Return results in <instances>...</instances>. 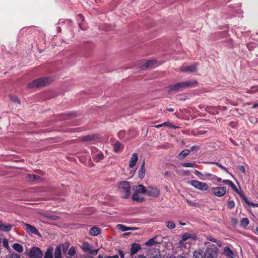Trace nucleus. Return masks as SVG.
I'll return each instance as SVG.
<instances>
[{"label": "nucleus", "mask_w": 258, "mask_h": 258, "mask_svg": "<svg viewBox=\"0 0 258 258\" xmlns=\"http://www.w3.org/2000/svg\"><path fill=\"white\" fill-rule=\"evenodd\" d=\"M121 147V144L119 141H116L113 145V150L115 153L118 152Z\"/></svg>", "instance_id": "nucleus-34"}, {"label": "nucleus", "mask_w": 258, "mask_h": 258, "mask_svg": "<svg viewBox=\"0 0 258 258\" xmlns=\"http://www.w3.org/2000/svg\"><path fill=\"white\" fill-rule=\"evenodd\" d=\"M104 155L102 152L99 153L95 157H93V159L96 162H99L100 161L104 159Z\"/></svg>", "instance_id": "nucleus-32"}, {"label": "nucleus", "mask_w": 258, "mask_h": 258, "mask_svg": "<svg viewBox=\"0 0 258 258\" xmlns=\"http://www.w3.org/2000/svg\"><path fill=\"white\" fill-rule=\"evenodd\" d=\"M12 225L8 224L5 225L3 223H0V230L8 232L12 229Z\"/></svg>", "instance_id": "nucleus-25"}, {"label": "nucleus", "mask_w": 258, "mask_h": 258, "mask_svg": "<svg viewBox=\"0 0 258 258\" xmlns=\"http://www.w3.org/2000/svg\"><path fill=\"white\" fill-rule=\"evenodd\" d=\"M44 258H53V250L51 248H48L45 252Z\"/></svg>", "instance_id": "nucleus-30"}, {"label": "nucleus", "mask_w": 258, "mask_h": 258, "mask_svg": "<svg viewBox=\"0 0 258 258\" xmlns=\"http://www.w3.org/2000/svg\"><path fill=\"white\" fill-rule=\"evenodd\" d=\"M24 225L25 226V229L28 232L32 234H35L38 236L40 235V233L34 226L27 223H25Z\"/></svg>", "instance_id": "nucleus-14"}, {"label": "nucleus", "mask_w": 258, "mask_h": 258, "mask_svg": "<svg viewBox=\"0 0 258 258\" xmlns=\"http://www.w3.org/2000/svg\"><path fill=\"white\" fill-rule=\"evenodd\" d=\"M189 153H190V150H184L180 153L179 156H182V158H183L184 157H186L188 155H189Z\"/></svg>", "instance_id": "nucleus-41"}, {"label": "nucleus", "mask_w": 258, "mask_h": 258, "mask_svg": "<svg viewBox=\"0 0 258 258\" xmlns=\"http://www.w3.org/2000/svg\"><path fill=\"white\" fill-rule=\"evenodd\" d=\"M152 251H154L155 252V255L151 254V258H161L160 252L158 249H152Z\"/></svg>", "instance_id": "nucleus-33"}, {"label": "nucleus", "mask_w": 258, "mask_h": 258, "mask_svg": "<svg viewBox=\"0 0 258 258\" xmlns=\"http://www.w3.org/2000/svg\"><path fill=\"white\" fill-rule=\"evenodd\" d=\"M197 69V63H194L188 66H182L180 69V71L183 72H196Z\"/></svg>", "instance_id": "nucleus-13"}, {"label": "nucleus", "mask_w": 258, "mask_h": 258, "mask_svg": "<svg viewBox=\"0 0 258 258\" xmlns=\"http://www.w3.org/2000/svg\"><path fill=\"white\" fill-rule=\"evenodd\" d=\"M101 233V229L97 227H93L90 230V234L92 236H97Z\"/></svg>", "instance_id": "nucleus-21"}, {"label": "nucleus", "mask_w": 258, "mask_h": 258, "mask_svg": "<svg viewBox=\"0 0 258 258\" xmlns=\"http://www.w3.org/2000/svg\"><path fill=\"white\" fill-rule=\"evenodd\" d=\"M2 243H3V246L5 248H8L9 247L8 241V240L6 238H4V239H3Z\"/></svg>", "instance_id": "nucleus-46"}, {"label": "nucleus", "mask_w": 258, "mask_h": 258, "mask_svg": "<svg viewBox=\"0 0 258 258\" xmlns=\"http://www.w3.org/2000/svg\"><path fill=\"white\" fill-rule=\"evenodd\" d=\"M28 255L30 258H41L43 256V252L39 248L33 247L30 249Z\"/></svg>", "instance_id": "nucleus-7"}, {"label": "nucleus", "mask_w": 258, "mask_h": 258, "mask_svg": "<svg viewBox=\"0 0 258 258\" xmlns=\"http://www.w3.org/2000/svg\"><path fill=\"white\" fill-rule=\"evenodd\" d=\"M157 236H156L152 238L149 239L148 241L145 243L144 245L147 246H152L156 244H159L160 243L159 241L156 240Z\"/></svg>", "instance_id": "nucleus-17"}, {"label": "nucleus", "mask_w": 258, "mask_h": 258, "mask_svg": "<svg viewBox=\"0 0 258 258\" xmlns=\"http://www.w3.org/2000/svg\"><path fill=\"white\" fill-rule=\"evenodd\" d=\"M133 189L134 192L146 194L147 191V189L142 184L134 186Z\"/></svg>", "instance_id": "nucleus-15"}, {"label": "nucleus", "mask_w": 258, "mask_h": 258, "mask_svg": "<svg viewBox=\"0 0 258 258\" xmlns=\"http://www.w3.org/2000/svg\"><path fill=\"white\" fill-rule=\"evenodd\" d=\"M134 258H147L144 254H138L137 256Z\"/></svg>", "instance_id": "nucleus-58"}, {"label": "nucleus", "mask_w": 258, "mask_h": 258, "mask_svg": "<svg viewBox=\"0 0 258 258\" xmlns=\"http://www.w3.org/2000/svg\"><path fill=\"white\" fill-rule=\"evenodd\" d=\"M28 181H38L40 179V177L35 174H28L26 178Z\"/></svg>", "instance_id": "nucleus-23"}, {"label": "nucleus", "mask_w": 258, "mask_h": 258, "mask_svg": "<svg viewBox=\"0 0 258 258\" xmlns=\"http://www.w3.org/2000/svg\"><path fill=\"white\" fill-rule=\"evenodd\" d=\"M193 258H205L204 251L202 249H198L194 252Z\"/></svg>", "instance_id": "nucleus-20"}, {"label": "nucleus", "mask_w": 258, "mask_h": 258, "mask_svg": "<svg viewBox=\"0 0 258 258\" xmlns=\"http://www.w3.org/2000/svg\"><path fill=\"white\" fill-rule=\"evenodd\" d=\"M69 247V244L67 243H64L62 245V249L63 252H65L67 250Z\"/></svg>", "instance_id": "nucleus-49"}, {"label": "nucleus", "mask_w": 258, "mask_h": 258, "mask_svg": "<svg viewBox=\"0 0 258 258\" xmlns=\"http://www.w3.org/2000/svg\"><path fill=\"white\" fill-rule=\"evenodd\" d=\"M157 62L156 60H149L146 61L145 65L141 67L142 70H144L147 68H151Z\"/></svg>", "instance_id": "nucleus-19"}, {"label": "nucleus", "mask_w": 258, "mask_h": 258, "mask_svg": "<svg viewBox=\"0 0 258 258\" xmlns=\"http://www.w3.org/2000/svg\"><path fill=\"white\" fill-rule=\"evenodd\" d=\"M237 222L238 221L236 218H232L231 219V222L234 226L236 225L237 224Z\"/></svg>", "instance_id": "nucleus-50"}, {"label": "nucleus", "mask_w": 258, "mask_h": 258, "mask_svg": "<svg viewBox=\"0 0 258 258\" xmlns=\"http://www.w3.org/2000/svg\"><path fill=\"white\" fill-rule=\"evenodd\" d=\"M239 195L240 196V197L244 201V202L249 205V204L251 203L250 202L248 201L246 196L243 194L242 192L238 191L237 192Z\"/></svg>", "instance_id": "nucleus-40"}, {"label": "nucleus", "mask_w": 258, "mask_h": 258, "mask_svg": "<svg viewBox=\"0 0 258 258\" xmlns=\"http://www.w3.org/2000/svg\"><path fill=\"white\" fill-rule=\"evenodd\" d=\"M132 199L138 202H142L143 201L144 198L141 197L139 195V193L134 192V194L132 196Z\"/></svg>", "instance_id": "nucleus-28"}, {"label": "nucleus", "mask_w": 258, "mask_h": 258, "mask_svg": "<svg viewBox=\"0 0 258 258\" xmlns=\"http://www.w3.org/2000/svg\"><path fill=\"white\" fill-rule=\"evenodd\" d=\"M163 126H168V127H170V126L171 125V123H170L168 121H166V122H164L163 123Z\"/></svg>", "instance_id": "nucleus-53"}, {"label": "nucleus", "mask_w": 258, "mask_h": 258, "mask_svg": "<svg viewBox=\"0 0 258 258\" xmlns=\"http://www.w3.org/2000/svg\"><path fill=\"white\" fill-rule=\"evenodd\" d=\"M224 251L226 256L229 258L233 257V255L234 254L233 252L230 249L229 246H225L224 248Z\"/></svg>", "instance_id": "nucleus-24"}, {"label": "nucleus", "mask_w": 258, "mask_h": 258, "mask_svg": "<svg viewBox=\"0 0 258 258\" xmlns=\"http://www.w3.org/2000/svg\"><path fill=\"white\" fill-rule=\"evenodd\" d=\"M206 133V131H199L197 133V135H204Z\"/></svg>", "instance_id": "nucleus-56"}, {"label": "nucleus", "mask_w": 258, "mask_h": 258, "mask_svg": "<svg viewBox=\"0 0 258 258\" xmlns=\"http://www.w3.org/2000/svg\"><path fill=\"white\" fill-rule=\"evenodd\" d=\"M181 165L183 167H193V168L196 167L197 166V165L196 163V162H191V163H189V162H184V163H182Z\"/></svg>", "instance_id": "nucleus-31"}, {"label": "nucleus", "mask_w": 258, "mask_h": 258, "mask_svg": "<svg viewBox=\"0 0 258 258\" xmlns=\"http://www.w3.org/2000/svg\"><path fill=\"white\" fill-rule=\"evenodd\" d=\"M188 239L196 240L197 239V236H196V234H190L188 233H184L182 235V236L181 237V239L179 240V241L177 243V245H178V247L182 249L183 248H186L187 244H188V245H189L190 244L188 243V242H186V241Z\"/></svg>", "instance_id": "nucleus-3"}, {"label": "nucleus", "mask_w": 258, "mask_h": 258, "mask_svg": "<svg viewBox=\"0 0 258 258\" xmlns=\"http://www.w3.org/2000/svg\"><path fill=\"white\" fill-rule=\"evenodd\" d=\"M186 202L191 206H195L197 205L196 203H194V202H192L191 201L188 200H186Z\"/></svg>", "instance_id": "nucleus-52"}, {"label": "nucleus", "mask_w": 258, "mask_h": 258, "mask_svg": "<svg viewBox=\"0 0 258 258\" xmlns=\"http://www.w3.org/2000/svg\"><path fill=\"white\" fill-rule=\"evenodd\" d=\"M117 227L119 230L122 232L126 231L128 230H135L138 229V228L136 227H127L122 224H118Z\"/></svg>", "instance_id": "nucleus-18"}, {"label": "nucleus", "mask_w": 258, "mask_h": 258, "mask_svg": "<svg viewBox=\"0 0 258 258\" xmlns=\"http://www.w3.org/2000/svg\"><path fill=\"white\" fill-rule=\"evenodd\" d=\"M211 191L215 196L220 197L225 194L226 188L225 187H212Z\"/></svg>", "instance_id": "nucleus-9"}, {"label": "nucleus", "mask_w": 258, "mask_h": 258, "mask_svg": "<svg viewBox=\"0 0 258 258\" xmlns=\"http://www.w3.org/2000/svg\"><path fill=\"white\" fill-rule=\"evenodd\" d=\"M82 249L85 252H88L94 255H96L98 251V249H93L92 246L88 242H83L82 245Z\"/></svg>", "instance_id": "nucleus-8"}, {"label": "nucleus", "mask_w": 258, "mask_h": 258, "mask_svg": "<svg viewBox=\"0 0 258 258\" xmlns=\"http://www.w3.org/2000/svg\"><path fill=\"white\" fill-rule=\"evenodd\" d=\"M50 78L48 77L41 78L36 79L28 84V87L31 88L44 86L50 82Z\"/></svg>", "instance_id": "nucleus-4"}, {"label": "nucleus", "mask_w": 258, "mask_h": 258, "mask_svg": "<svg viewBox=\"0 0 258 258\" xmlns=\"http://www.w3.org/2000/svg\"><path fill=\"white\" fill-rule=\"evenodd\" d=\"M258 91V87L257 86H252L250 89L246 91L247 93L253 94Z\"/></svg>", "instance_id": "nucleus-35"}, {"label": "nucleus", "mask_w": 258, "mask_h": 258, "mask_svg": "<svg viewBox=\"0 0 258 258\" xmlns=\"http://www.w3.org/2000/svg\"><path fill=\"white\" fill-rule=\"evenodd\" d=\"M231 180H228V179H225V180H224L223 181V182L225 184H228L229 185V184H230V183L231 182Z\"/></svg>", "instance_id": "nucleus-59"}, {"label": "nucleus", "mask_w": 258, "mask_h": 258, "mask_svg": "<svg viewBox=\"0 0 258 258\" xmlns=\"http://www.w3.org/2000/svg\"><path fill=\"white\" fill-rule=\"evenodd\" d=\"M189 183L191 185L200 190H207L209 187L207 183L196 180L190 181Z\"/></svg>", "instance_id": "nucleus-6"}, {"label": "nucleus", "mask_w": 258, "mask_h": 258, "mask_svg": "<svg viewBox=\"0 0 258 258\" xmlns=\"http://www.w3.org/2000/svg\"><path fill=\"white\" fill-rule=\"evenodd\" d=\"M54 257V258H62L61 248L60 246H57L55 248Z\"/></svg>", "instance_id": "nucleus-27"}, {"label": "nucleus", "mask_w": 258, "mask_h": 258, "mask_svg": "<svg viewBox=\"0 0 258 258\" xmlns=\"http://www.w3.org/2000/svg\"><path fill=\"white\" fill-rule=\"evenodd\" d=\"M106 258H118V256L117 255L113 256H107Z\"/></svg>", "instance_id": "nucleus-64"}, {"label": "nucleus", "mask_w": 258, "mask_h": 258, "mask_svg": "<svg viewBox=\"0 0 258 258\" xmlns=\"http://www.w3.org/2000/svg\"><path fill=\"white\" fill-rule=\"evenodd\" d=\"M229 185L237 193L239 191L235 185L231 181Z\"/></svg>", "instance_id": "nucleus-47"}, {"label": "nucleus", "mask_w": 258, "mask_h": 258, "mask_svg": "<svg viewBox=\"0 0 258 258\" xmlns=\"http://www.w3.org/2000/svg\"><path fill=\"white\" fill-rule=\"evenodd\" d=\"M212 163L216 165L218 167H219L221 169L224 170L226 171H227V168L226 167H224L222 165L220 164L219 162H214Z\"/></svg>", "instance_id": "nucleus-45"}, {"label": "nucleus", "mask_w": 258, "mask_h": 258, "mask_svg": "<svg viewBox=\"0 0 258 258\" xmlns=\"http://www.w3.org/2000/svg\"><path fill=\"white\" fill-rule=\"evenodd\" d=\"M171 175L170 172L169 171H167L164 173V176L166 177L170 176Z\"/></svg>", "instance_id": "nucleus-61"}, {"label": "nucleus", "mask_w": 258, "mask_h": 258, "mask_svg": "<svg viewBox=\"0 0 258 258\" xmlns=\"http://www.w3.org/2000/svg\"><path fill=\"white\" fill-rule=\"evenodd\" d=\"M166 226L170 229H173L175 228V223L173 221H167L165 222Z\"/></svg>", "instance_id": "nucleus-29"}, {"label": "nucleus", "mask_w": 258, "mask_h": 258, "mask_svg": "<svg viewBox=\"0 0 258 258\" xmlns=\"http://www.w3.org/2000/svg\"><path fill=\"white\" fill-rule=\"evenodd\" d=\"M239 170L243 173L245 172V167L243 165H241L239 167Z\"/></svg>", "instance_id": "nucleus-54"}, {"label": "nucleus", "mask_w": 258, "mask_h": 258, "mask_svg": "<svg viewBox=\"0 0 258 258\" xmlns=\"http://www.w3.org/2000/svg\"><path fill=\"white\" fill-rule=\"evenodd\" d=\"M46 218L52 220H57L59 219V217L58 216L55 215H46L45 216Z\"/></svg>", "instance_id": "nucleus-43"}, {"label": "nucleus", "mask_w": 258, "mask_h": 258, "mask_svg": "<svg viewBox=\"0 0 258 258\" xmlns=\"http://www.w3.org/2000/svg\"><path fill=\"white\" fill-rule=\"evenodd\" d=\"M198 84L196 80H190L185 82L178 83L168 87V92L181 91L187 88H191Z\"/></svg>", "instance_id": "nucleus-1"}, {"label": "nucleus", "mask_w": 258, "mask_h": 258, "mask_svg": "<svg viewBox=\"0 0 258 258\" xmlns=\"http://www.w3.org/2000/svg\"><path fill=\"white\" fill-rule=\"evenodd\" d=\"M7 258H20V257L18 254L12 253Z\"/></svg>", "instance_id": "nucleus-48"}, {"label": "nucleus", "mask_w": 258, "mask_h": 258, "mask_svg": "<svg viewBox=\"0 0 258 258\" xmlns=\"http://www.w3.org/2000/svg\"><path fill=\"white\" fill-rule=\"evenodd\" d=\"M76 254V248L74 246H72L68 250V254L73 256H74Z\"/></svg>", "instance_id": "nucleus-39"}, {"label": "nucleus", "mask_w": 258, "mask_h": 258, "mask_svg": "<svg viewBox=\"0 0 258 258\" xmlns=\"http://www.w3.org/2000/svg\"><path fill=\"white\" fill-rule=\"evenodd\" d=\"M207 239L209 241H211L214 243H216L219 246H221V242H218L215 238H214L211 236H209V237H207Z\"/></svg>", "instance_id": "nucleus-42"}, {"label": "nucleus", "mask_w": 258, "mask_h": 258, "mask_svg": "<svg viewBox=\"0 0 258 258\" xmlns=\"http://www.w3.org/2000/svg\"><path fill=\"white\" fill-rule=\"evenodd\" d=\"M13 248L19 252H22L23 251L22 245L17 243H15L13 245Z\"/></svg>", "instance_id": "nucleus-26"}, {"label": "nucleus", "mask_w": 258, "mask_h": 258, "mask_svg": "<svg viewBox=\"0 0 258 258\" xmlns=\"http://www.w3.org/2000/svg\"><path fill=\"white\" fill-rule=\"evenodd\" d=\"M205 258H216L217 255V248L214 245L207 246L205 252H204Z\"/></svg>", "instance_id": "nucleus-5"}, {"label": "nucleus", "mask_w": 258, "mask_h": 258, "mask_svg": "<svg viewBox=\"0 0 258 258\" xmlns=\"http://www.w3.org/2000/svg\"><path fill=\"white\" fill-rule=\"evenodd\" d=\"M147 195L154 197H157L160 194V191L157 187L149 186L147 189Z\"/></svg>", "instance_id": "nucleus-10"}, {"label": "nucleus", "mask_w": 258, "mask_h": 258, "mask_svg": "<svg viewBox=\"0 0 258 258\" xmlns=\"http://www.w3.org/2000/svg\"><path fill=\"white\" fill-rule=\"evenodd\" d=\"M249 206H252L253 207H258V204H255V203H250L249 204Z\"/></svg>", "instance_id": "nucleus-60"}, {"label": "nucleus", "mask_w": 258, "mask_h": 258, "mask_svg": "<svg viewBox=\"0 0 258 258\" xmlns=\"http://www.w3.org/2000/svg\"><path fill=\"white\" fill-rule=\"evenodd\" d=\"M199 147L198 146H192V147H191L190 150H191V151H194L195 149H199Z\"/></svg>", "instance_id": "nucleus-62"}, {"label": "nucleus", "mask_w": 258, "mask_h": 258, "mask_svg": "<svg viewBox=\"0 0 258 258\" xmlns=\"http://www.w3.org/2000/svg\"><path fill=\"white\" fill-rule=\"evenodd\" d=\"M77 18H78V21H81V22H83V21H84V17L83 16V15H81V14H78V15H77ZM79 25L80 28L81 29H82V30H85V28H84L82 27V24H81V23H80V22H79Z\"/></svg>", "instance_id": "nucleus-37"}, {"label": "nucleus", "mask_w": 258, "mask_h": 258, "mask_svg": "<svg viewBox=\"0 0 258 258\" xmlns=\"http://www.w3.org/2000/svg\"><path fill=\"white\" fill-rule=\"evenodd\" d=\"M118 189L121 197L123 199L128 198L131 194V185L127 181H123L118 183Z\"/></svg>", "instance_id": "nucleus-2"}, {"label": "nucleus", "mask_w": 258, "mask_h": 258, "mask_svg": "<svg viewBox=\"0 0 258 258\" xmlns=\"http://www.w3.org/2000/svg\"><path fill=\"white\" fill-rule=\"evenodd\" d=\"M118 253L121 258H123L124 256V254L122 250H119Z\"/></svg>", "instance_id": "nucleus-55"}, {"label": "nucleus", "mask_w": 258, "mask_h": 258, "mask_svg": "<svg viewBox=\"0 0 258 258\" xmlns=\"http://www.w3.org/2000/svg\"><path fill=\"white\" fill-rule=\"evenodd\" d=\"M142 249L141 244L139 243H134L131 245L130 255L134 258V255Z\"/></svg>", "instance_id": "nucleus-12"}, {"label": "nucleus", "mask_w": 258, "mask_h": 258, "mask_svg": "<svg viewBox=\"0 0 258 258\" xmlns=\"http://www.w3.org/2000/svg\"><path fill=\"white\" fill-rule=\"evenodd\" d=\"M170 128H173V129H177V128H178L179 127L171 124V125L170 126Z\"/></svg>", "instance_id": "nucleus-63"}, {"label": "nucleus", "mask_w": 258, "mask_h": 258, "mask_svg": "<svg viewBox=\"0 0 258 258\" xmlns=\"http://www.w3.org/2000/svg\"><path fill=\"white\" fill-rule=\"evenodd\" d=\"M166 258H185V257L181 255H178L176 256L172 255V256H168Z\"/></svg>", "instance_id": "nucleus-51"}, {"label": "nucleus", "mask_w": 258, "mask_h": 258, "mask_svg": "<svg viewBox=\"0 0 258 258\" xmlns=\"http://www.w3.org/2000/svg\"><path fill=\"white\" fill-rule=\"evenodd\" d=\"M138 159V155L137 153H134L131 158V160L129 163V167L131 168H133L136 165Z\"/></svg>", "instance_id": "nucleus-16"}, {"label": "nucleus", "mask_w": 258, "mask_h": 258, "mask_svg": "<svg viewBox=\"0 0 258 258\" xmlns=\"http://www.w3.org/2000/svg\"><path fill=\"white\" fill-rule=\"evenodd\" d=\"M145 160H144L141 166L140 169L139 171V177L140 179H143L145 176Z\"/></svg>", "instance_id": "nucleus-22"}, {"label": "nucleus", "mask_w": 258, "mask_h": 258, "mask_svg": "<svg viewBox=\"0 0 258 258\" xmlns=\"http://www.w3.org/2000/svg\"><path fill=\"white\" fill-rule=\"evenodd\" d=\"M228 208L230 209H233L235 206V203L233 201H229L227 204Z\"/></svg>", "instance_id": "nucleus-44"}, {"label": "nucleus", "mask_w": 258, "mask_h": 258, "mask_svg": "<svg viewBox=\"0 0 258 258\" xmlns=\"http://www.w3.org/2000/svg\"><path fill=\"white\" fill-rule=\"evenodd\" d=\"M10 98L12 102L20 104L21 101L17 96L10 95Z\"/></svg>", "instance_id": "nucleus-38"}, {"label": "nucleus", "mask_w": 258, "mask_h": 258, "mask_svg": "<svg viewBox=\"0 0 258 258\" xmlns=\"http://www.w3.org/2000/svg\"><path fill=\"white\" fill-rule=\"evenodd\" d=\"M152 249H150L149 250V255L151 257V254H152L153 255H155V252L154 251H152Z\"/></svg>", "instance_id": "nucleus-57"}, {"label": "nucleus", "mask_w": 258, "mask_h": 258, "mask_svg": "<svg viewBox=\"0 0 258 258\" xmlns=\"http://www.w3.org/2000/svg\"><path fill=\"white\" fill-rule=\"evenodd\" d=\"M99 138V135L98 134H91L83 137L80 139L81 142H91L96 140Z\"/></svg>", "instance_id": "nucleus-11"}, {"label": "nucleus", "mask_w": 258, "mask_h": 258, "mask_svg": "<svg viewBox=\"0 0 258 258\" xmlns=\"http://www.w3.org/2000/svg\"><path fill=\"white\" fill-rule=\"evenodd\" d=\"M248 224H249V220L246 218H243L240 222L241 226L243 227H245L246 226H247L248 225Z\"/></svg>", "instance_id": "nucleus-36"}]
</instances>
